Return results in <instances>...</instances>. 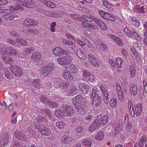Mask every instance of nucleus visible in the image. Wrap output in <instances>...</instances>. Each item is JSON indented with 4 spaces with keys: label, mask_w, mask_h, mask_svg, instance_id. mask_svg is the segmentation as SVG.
<instances>
[{
    "label": "nucleus",
    "mask_w": 147,
    "mask_h": 147,
    "mask_svg": "<svg viewBox=\"0 0 147 147\" xmlns=\"http://www.w3.org/2000/svg\"><path fill=\"white\" fill-rule=\"evenodd\" d=\"M128 105L129 111L132 117H134L135 115L137 116H139L141 115L142 111V104L138 103L135 105V109H133L132 101L129 100L128 101Z\"/></svg>",
    "instance_id": "f257e3e1"
},
{
    "label": "nucleus",
    "mask_w": 147,
    "mask_h": 147,
    "mask_svg": "<svg viewBox=\"0 0 147 147\" xmlns=\"http://www.w3.org/2000/svg\"><path fill=\"white\" fill-rule=\"evenodd\" d=\"M45 63L44 62L40 61L38 63L37 66L41 68H44L42 70V74L44 76L46 77L50 74L51 72L54 69V67L51 64L47 65L45 67Z\"/></svg>",
    "instance_id": "f03ea898"
},
{
    "label": "nucleus",
    "mask_w": 147,
    "mask_h": 147,
    "mask_svg": "<svg viewBox=\"0 0 147 147\" xmlns=\"http://www.w3.org/2000/svg\"><path fill=\"white\" fill-rule=\"evenodd\" d=\"M65 53V55H62V58H59L57 59V61L58 63L63 67L66 65L68 63L71 62L73 59L72 57L70 55L68 52V53Z\"/></svg>",
    "instance_id": "7ed1b4c3"
},
{
    "label": "nucleus",
    "mask_w": 147,
    "mask_h": 147,
    "mask_svg": "<svg viewBox=\"0 0 147 147\" xmlns=\"http://www.w3.org/2000/svg\"><path fill=\"white\" fill-rule=\"evenodd\" d=\"M36 128L40 133L45 136H49L51 134L50 129L42 124L38 123L36 125Z\"/></svg>",
    "instance_id": "20e7f679"
},
{
    "label": "nucleus",
    "mask_w": 147,
    "mask_h": 147,
    "mask_svg": "<svg viewBox=\"0 0 147 147\" xmlns=\"http://www.w3.org/2000/svg\"><path fill=\"white\" fill-rule=\"evenodd\" d=\"M15 41L16 42H15L13 40L9 38L7 39L6 41L11 45H14L16 46H18L19 44L25 45H27L28 43L27 42L26 40L21 38H16V39Z\"/></svg>",
    "instance_id": "39448f33"
},
{
    "label": "nucleus",
    "mask_w": 147,
    "mask_h": 147,
    "mask_svg": "<svg viewBox=\"0 0 147 147\" xmlns=\"http://www.w3.org/2000/svg\"><path fill=\"white\" fill-rule=\"evenodd\" d=\"M61 109H63V112L65 116H70L75 112L73 108L68 105H62Z\"/></svg>",
    "instance_id": "423d86ee"
},
{
    "label": "nucleus",
    "mask_w": 147,
    "mask_h": 147,
    "mask_svg": "<svg viewBox=\"0 0 147 147\" xmlns=\"http://www.w3.org/2000/svg\"><path fill=\"white\" fill-rule=\"evenodd\" d=\"M88 60L91 64L96 67H99L100 65V62L92 53H88Z\"/></svg>",
    "instance_id": "0eeeda50"
},
{
    "label": "nucleus",
    "mask_w": 147,
    "mask_h": 147,
    "mask_svg": "<svg viewBox=\"0 0 147 147\" xmlns=\"http://www.w3.org/2000/svg\"><path fill=\"white\" fill-rule=\"evenodd\" d=\"M85 101V99L80 95L77 96L73 99V103L75 107L76 106H80V104L84 103Z\"/></svg>",
    "instance_id": "6e6552de"
},
{
    "label": "nucleus",
    "mask_w": 147,
    "mask_h": 147,
    "mask_svg": "<svg viewBox=\"0 0 147 147\" xmlns=\"http://www.w3.org/2000/svg\"><path fill=\"white\" fill-rule=\"evenodd\" d=\"M90 98L92 99L91 104L94 107H97L101 103V97L99 94H96L93 97Z\"/></svg>",
    "instance_id": "1a4fd4ad"
},
{
    "label": "nucleus",
    "mask_w": 147,
    "mask_h": 147,
    "mask_svg": "<svg viewBox=\"0 0 147 147\" xmlns=\"http://www.w3.org/2000/svg\"><path fill=\"white\" fill-rule=\"evenodd\" d=\"M10 71L18 76H20L22 74L23 72L21 68L17 66H12L9 67Z\"/></svg>",
    "instance_id": "9d476101"
},
{
    "label": "nucleus",
    "mask_w": 147,
    "mask_h": 147,
    "mask_svg": "<svg viewBox=\"0 0 147 147\" xmlns=\"http://www.w3.org/2000/svg\"><path fill=\"white\" fill-rule=\"evenodd\" d=\"M108 119L109 117L107 115L104 116H98L95 121L98 125L102 126L107 123Z\"/></svg>",
    "instance_id": "9b49d317"
},
{
    "label": "nucleus",
    "mask_w": 147,
    "mask_h": 147,
    "mask_svg": "<svg viewBox=\"0 0 147 147\" xmlns=\"http://www.w3.org/2000/svg\"><path fill=\"white\" fill-rule=\"evenodd\" d=\"M78 85L79 88L84 94H86L89 91H91V89L88 88V86L86 84L82 82H79Z\"/></svg>",
    "instance_id": "f8f14e48"
},
{
    "label": "nucleus",
    "mask_w": 147,
    "mask_h": 147,
    "mask_svg": "<svg viewBox=\"0 0 147 147\" xmlns=\"http://www.w3.org/2000/svg\"><path fill=\"white\" fill-rule=\"evenodd\" d=\"M99 13L102 18L105 19L115 21L116 19L115 17H113L109 13L103 11H99Z\"/></svg>",
    "instance_id": "ddd939ff"
},
{
    "label": "nucleus",
    "mask_w": 147,
    "mask_h": 147,
    "mask_svg": "<svg viewBox=\"0 0 147 147\" xmlns=\"http://www.w3.org/2000/svg\"><path fill=\"white\" fill-rule=\"evenodd\" d=\"M82 76L83 79L86 81L92 82L95 79L94 76L87 71H83Z\"/></svg>",
    "instance_id": "4468645a"
},
{
    "label": "nucleus",
    "mask_w": 147,
    "mask_h": 147,
    "mask_svg": "<svg viewBox=\"0 0 147 147\" xmlns=\"http://www.w3.org/2000/svg\"><path fill=\"white\" fill-rule=\"evenodd\" d=\"M100 91L103 96V100L105 103L107 105L108 103V91L103 85H101L100 87Z\"/></svg>",
    "instance_id": "2eb2a0df"
},
{
    "label": "nucleus",
    "mask_w": 147,
    "mask_h": 147,
    "mask_svg": "<svg viewBox=\"0 0 147 147\" xmlns=\"http://www.w3.org/2000/svg\"><path fill=\"white\" fill-rule=\"evenodd\" d=\"M42 12L44 15L51 17L58 18L61 17L62 16L61 14L56 13L54 11H49L47 10L42 9Z\"/></svg>",
    "instance_id": "dca6fc26"
},
{
    "label": "nucleus",
    "mask_w": 147,
    "mask_h": 147,
    "mask_svg": "<svg viewBox=\"0 0 147 147\" xmlns=\"http://www.w3.org/2000/svg\"><path fill=\"white\" fill-rule=\"evenodd\" d=\"M116 91L118 96V98L121 102L123 101L124 97L123 94L120 84L118 83H116Z\"/></svg>",
    "instance_id": "f3484780"
},
{
    "label": "nucleus",
    "mask_w": 147,
    "mask_h": 147,
    "mask_svg": "<svg viewBox=\"0 0 147 147\" xmlns=\"http://www.w3.org/2000/svg\"><path fill=\"white\" fill-rule=\"evenodd\" d=\"M63 68H65L67 71L72 73H76L77 71L76 67L74 64L71 63H68L65 66H63Z\"/></svg>",
    "instance_id": "a211bd4d"
},
{
    "label": "nucleus",
    "mask_w": 147,
    "mask_h": 147,
    "mask_svg": "<svg viewBox=\"0 0 147 147\" xmlns=\"http://www.w3.org/2000/svg\"><path fill=\"white\" fill-rule=\"evenodd\" d=\"M53 53L55 55H65V53H68V52L63 50L61 47H56L53 51Z\"/></svg>",
    "instance_id": "6ab92c4d"
},
{
    "label": "nucleus",
    "mask_w": 147,
    "mask_h": 147,
    "mask_svg": "<svg viewBox=\"0 0 147 147\" xmlns=\"http://www.w3.org/2000/svg\"><path fill=\"white\" fill-rule=\"evenodd\" d=\"M9 136L7 134H5L0 138L1 146L2 147L8 144L9 142Z\"/></svg>",
    "instance_id": "aec40b11"
},
{
    "label": "nucleus",
    "mask_w": 147,
    "mask_h": 147,
    "mask_svg": "<svg viewBox=\"0 0 147 147\" xmlns=\"http://www.w3.org/2000/svg\"><path fill=\"white\" fill-rule=\"evenodd\" d=\"M37 22L36 21L29 19H26L24 21L23 24L27 27H30L36 25Z\"/></svg>",
    "instance_id": "412c9836"
},
{
    "label": "nucleus",
    "mask_w": 147,
    "mask_h": 147,
    "mask_svg": "<svg viewBox=\"0 0 147 147\" xmlns=\"http://www.w3.org/2000/svg\"><path fill=\"white\" fill-rule=\"evenodd\" d=\"M83 17L84 18L85 20L86 19L87 20L90 22H91L93 20L94 21L98 26L102 22L97 18H92L90 16H84Z\"/></svg>",
    "instance_id": "4be33fe9"
},
{
    "label": "nucleus",
    "mask_w": 147,
    "mask_h": 147,
    "mask_svg": "<svg viewBox=\"0 0 147 147\" xmlns=\"http://www.w3.org/2000/svg\"><path fill=\"white\" fill-rule=\"evenodd\" d=\"M2 58L3 61L6 64L12 65L14 64L15 63L13 59L11 57H10L7 54H5V55L3 56Z\"/></svg>",
    "instance_id": "5701e85b"
},
{
    "label": "nucleus",
    "mask_w": 147,
    "mask_h": 147,
    "mask_svg": "<svg viewBox=\"0 0 147 147\" xmlns=\"http://www.w3.org/2000/svg\"><path fill=\"white\" fill-rule=\"evenodd\" d=\"M3 52L4 53L7 54L9 53L12 56H16L17 54V52L16 49L11 47L7 48L5 51L3 50Z\"/></svg>",
    "instance_id": "b1692460"
},
{
    "label": "nucleus",
    "mask_w": 147,
    "mask_h": 147,
    "mask_svg": "<svg viewBox=\"0 0 147 147\" xmlns=\"http://www.w3.org/2000/svg\"><path fill=\"white\" fill-rule=\"evenodd\" d=\"M72 137L64 135L61 138V142L62 144H67L69 143L72 141Z\"/></svg>",
    "instance_id": "393cba45"
},
{
    "label": "nucleus",
    "mask_w": 147,
    "mask_h": 147,
    "mask_svg": "<svg viewBox=\"0 0 147 147\" xmlns=\"http://www.w3.org/2000/svg\"><path fill=\"white\" fill-rule=\"evenodd\" d=\"M129 89L131 95L134 96H136L138 92V87L137 85L134 84H131Z\"/></svg>",
    "instance_id": "a878e982"
},
{
    "label": "nucleus",
    "mask_w": 147,
    "mask_h": 147,
    "mask_svg": "<svg viewBox=\"0 0 147 147\" xmlns=\"http://www.w3.org/2000/svg\"><path fill=\"white\" fill-rule=\"evenodd\" d=\"M77 55L81 59L85 60L87 58V55L84 52V51L79 49H77L76 51Z\"/></svg>",
    "instance_id": "bb28decb"
},
{
    "label": "nucleus",
    "mask_w": 147,
    "mask_h": 147,
    "mask_svg": "<svg viewBox=\"0 0 147 147\" xmlns=\"http://www.w3.org/2000/svg\"><path fill=\"white\" fill-rule=\"evenodd\" d=\"M41 55L40 53L36 52L32 53L31 57V59L34 62H37L41 59Z\"/></svg>",
    "instance_id": "cd10ccee"
},
{
    "label": "nucleus",
    "mask_w": 147,
    "mask_h": 147,
    "mask_svg": "<svg viewBox=\"0 0 147 147\" xmlns=\"http://www.w3.org/2000/svg\"><path fill=\"white\" fill-rule=\"evenodd\" d=\"M75 107L77 109L78 113L80 115H83L86 112V107L85 105L76 106Z\"/></svg>",
    "instance_id": "c85d7f7f"
},
{
    "label": "nucleus",
    "mask_w": 147,
    "mask_h": 147,
    "mask_svg": "<svg viewBox=\"0 0 147 147\" xmlns=\"http://www.w3.org/2000/svg\"><path fill=\"white\" fill-rule=\"evenodd\" d=\"M63 76L66 80L69 82L72 81L74 80L73 76L69 71H65L63 74Z\"/></svg>",
    "instance_id": "c756f323"
},
{
    "label": "nucleus",
    "mask_w": 147,
    "mask_h": 147,
    "mask_svg": "<svg viewBox=\"0 0 147 147\" xmlns=\"http://www.w3.org/2000/svg\"><path fill=\"white\" fill-rule=\"evenodd\" d=\"M15 136L18 139L22 141L26 140L27 138L22 132H18L16 131L15 133Z\"/></svg>",
    "instance_id": "7c9ffc66"
},
{
    "label": "nucleus",
    "mask_w": 147,
    "mask_h": 147,
    "mask_svg": "<svg viewBox=\"0 0 147 147\" xmlns=\"http://www.w3.org/2000/svg\"><path fill=\"white\" fill-rule=\"evenodd\" d=\"M2 17L5 20L10 21L14 18L15 16L13 14L11 13H7L3 14L2 15Z\"/></svg>",
    "instance_id": "2f4dec72"
},
{
    "label": "nucleus",
    "mask_w": 147,
    "mask_h": 147,
    "mask_svg": "<svg viewBox=\"0 0 147 147\" xmlns=\"http://www.w3.org/2000/svg\"><path fill=\"white\" fill-rule=\"evenodd\" d=\"M110 37L116 43H117L120 46L123 45V43L121 40L120 38L112 34H110Z\"/></svg>",
    "instance_id": "473e14b6"
},
{
    "label": "nucleus",
    "mask_w": 147,
    "mask_h": 147,
    "mask_svg": "<svg viewBox=\"0 0 147 147\" xmlns=\"http://www.w3.org/2000/svg\"><path fill=\"white\" fill-rule=\"evenodd\" d=\"M102 3L107 10L111 11L113 9V5L106 0H103Z\"/></svg>",
    "instance_id": "72a5a7b5"
},
{
    "label": "nucleus",
    "mask_w": 147,
    "mask_h": 147,
    "mask_svg": "<svg viewBox=\"0 0 147 147\" xmlns=\"http://www.w3.org/2000/svg\"><path fill=\"white\" fill-rule=\"evenodd\" d=\"M98 125L95 121L93 122L89 127V131L91 132H93L98 129Z\"/></svg>",
    "instance_id": "f704fd0d"
},
{
    "label": "nucleus",
    "mask_w": 147,
    "mask_h": 147,
    "mask_svg": "<svg viewBox=\"0 0 147 147\" xmlns=\"http://www.w3.org/2000/svg\"><path fill=\"white\" fill-rule=\"evenodd\" d=\"M36 120L39 123H46L47 120L46 117L43 115H38L36 117Z\"/></svg>",
    "instance_id": "c9c22d12"
},
{
    "label": "nucleus",
    "mask_w": 147,
    "mask_h": 147,
    "mask_svg": "<svg viewBox=\"0 0 147 147\" xmlns=\"http://www.w3.org/2000/svg\"><path fill=\"white\" fill-rule=\"evenodd\" d=\"M69 86V83L67 82H61L60 84L57 85L55 84V88H60L62 89H64L67 88Z\"/></svg>",
    "instance_id": "e433bc0d"
},
{
    "label": "nucleus",
    "mask_w": 147,
    "mask_h": 147,
    "mask_svg": "<svg viewBox=\"0 0 147 147\" xmlns=\"http://www.w3.org/2000/svg\"><path fill=\"white\" fill-rule=\"evenodd\" d=\"M61 42L63 45H65L73 46V47L74 46V47H75L76 45V43L74 42L70 41L66 39H62L61 40Z\"/></svg>",
    "instance_id": "4c0bfd02"
},
{
    "label": "nucleus",
    "mask_w": 147,
    "mask_h": 147,
    "mask_svg": "<svg viewBox=\"0 0 147 147\" xmlns=\"http://www.w3.org/2000/svg\"><path fill=\"white\" fill-rule=\"evenodd\" d=\"M42 2L47 7L51 8H54L56 6L55 3H52L51 1L43 0L42 1Z\"/></svg>",
    "instance_id": "58836bf2"
},
{
    "label": "nucleus",
    "mask_w": 147,
    "mask_h": 147,
    "mask_svg": "<svg viewBox=\"0 0 147 147\" xmlns=\"http://www.w3.org/2000/svg\"><path fill=\"white\" fill-rule=\"evenodd\" d=\"M9 9L12 10H23L24 9L23 7L17 4H15L14 5L10 6Z\"/></svg>",
    "instance_id": "ea45409f"
},
{
    "label": "nucleus",
    "mask_w": 147,
    "mask_h": 147,
    "mask_svg": "<svg viewBox=\"0 0 147 147\" xmlns=\"http://www.w3.org/2000/svg\"><path fill=\"white\" fill-rule=\"evenodd\" d=\"M146 138L145 135H143L141 137L139 140V147H142L144 144L146 142Z\"/></svg>",
    "instance_id": "a19ab883"
},
{
    "label": "nucleus",
    "mask_w": 147,
    "mask_h": 147,
    "mask_svg": "<svg viewBox=\"0 0 147 147\" xmlns=\"http://www.w3.org/2000/svg\"><path fill=\"white\" fill-rule=\"evenodd\" d=\"M22 3L21 5L27 7H31L32 5V1L31 0H22Z\"/></svg>",
    "instance_id": "79ce46f5"
},
{
    "label": "nucleus",
    "mask_w": 147,
    "mask_h": 147,
    "mask_svg": "<svg viewBox=\"0 0 147 147\" xmlns=\"http://www.w3.org/2000/svg\"><path fill=\"white\" fill-rule=\"evenodd\" d=\"M123 61V59L121 57H119L116 59L115 61L116 64L117 66L119 68H121L122 66V63Z\"/></svg>",
    "instance_id": "37998d69"
},
{
    "label": "nucleus",
    "mask_w": 147,
    "mask_h": 147,
    "mask_svg": "<svg viewBox=\"0 0 147 147\" xmlns=\"http://www.w3.org/2000/svg\"><path fill=\"white\" fill-rule=\"evenodd\" d=\"M34 48L32 47H30L29 48H25L24 49V55H27L29 53H31L34 51Z\"/></svg>",
    "instance_id": "c03bdc74"
},
{
    "label": "nucleus",
    "mask_w": 147,
    "mask_h": 147,
    "mask_svg": "<svg viewBox=\"0 0 147 147\" xmlns=\"http://www.w3.org/2000/svg\"><path fill=\"white\" fill-rule=\"evenodd\" d=\"M104 136V135L102 131H99L96 134V135L95 136V139L101 140H102Z\"/></svg>",
    "instance_id": "a18cd8bd"
},
{
    "label": "nucleus",
    "mask_w": 147,
    "mask_h": 147,
    "mask_svg": "<svg viewBox=\"0 0 147 147\" xmlns=\"http://www.w3.org/2000/svg\"><path fill=\"white\" fill-rule=\"evenodd\" d=\"M96 47L99 50L105 51L107 49L106 46L102 43H98L96 45Z\"/></svg>",
    "instance_id": "49530a36"
},
{
    "label": "nucleus",
    "mask_w": 147,
    "mask_h": 147,
    "mask_svg": "<svg viewBox=\"0 0 147 147\" xmlns=\"http://www.w3.org/2000/svg\"><path fill=\"white\" fill-rule=\"evenodd\" d=\"M32 84L35 88H40L41 85L40 80L39 79L35 80L32 82Z\"/></svg>",
    "instance_id": "de8ad7c7"
},
{
    "label": "nucleus",
    "mask_w": 147,
    "mask_h": 147,
    "mask_svg": "<svg viewBox=\"0 0 147 147\" xmlns=\"http://www.w3.org/2000/svg\"><path fill=\"white\" fill-rule=\"evenodd\" d=\"M129 71L131 77H134L136 73V69L134 66H131L129 68Z\"/></svg>",
    "instance_id": "09e8293b"
},
{
    "label": "nucleus",
    "mask_w": 147,
    "mask_h": 147,
    "mask_svg": "<svg viewBox=\"0 0 147 147\" xmlns=\"http://www.w3.org/2000/svg\"><path fill=\"white\" fill-rule=\"evenodd\" d=\"M56 126L59 129H63L65 128V124L62 121H58L55 123Z\"/></svg>",
    "instance_id": "8fccbe9b"
},
{
    "label": "nucleus",
    "mask_w": 147,
    "mask_h": 147,
    "mask_svg": "<svg viewBox=\"0 0 147 147\" xmlns=\"http://www.w3.org/2000/svg\"><path fill=\"white\" fill-rule=\"evenodd\" d=\"M133 36L132 38L134 39H136L137 41H140L141 38L140 36L134 30L132 31Z\"/></svg>",
    "instance_id": "3c124183"
},
{
    "label": "nucleus",
    "mask_w": 147,
    "mask_h": 147,
    "mask_svg": "<svg viewBox=\"0 0 147 147\" xmlns=\"http://www.w3.org/2000/svg\"><path fill=\"white\" fill-rule=\"evenodd\" d=\"M78 91L77 88L74 87L70 90L69 92L68 93L67 95L70 96L71 94H76Z\"/></svg>",
    "instance_id": "603ef678"
},
{
    "label": "nucleus",
    "mask_w": 147,
    "mask_h": 147,
    "mask_svg": "<svg viewBox=\"0 0 147 147\" xmlns=\"http://www.w3.org/2000/svg\"><path fill=\"white\" fill-rule=\"evenodd\" d=\"M84 16L86 15H83L82 17V19L84 20V21L82 23L81 25L83 27L87 28L88 27H89V24H88L87 22L88 21L86 19L85 20V18L83 17Z\"/></svg>",
    "instance_id": "864d4df0"
},
{
    "label": "nucleus",
    "mask_w": 147,
    "mask_h": 147,
    "mask_svg": "<svg viewBox=\"0 0 147 147\" xmlns=\"http://www.w3.org/2000/svg\"><path fill=\"white\" fill-rule=\"evenodd\" d=\"M117 102V99L115 98H113L110 101V103L111 106L113 108L115 107Z\"/></svg>",
    "instance_id": "5fc2aeb1"
},
{
    "label": "nucleus",
    "mask_w": 147,
    "mask_h": 147,
    "mask_svg": "<svg viewBox=\"0 0 147 147\" xmlns=\"http://www.w3.org/2000/svg\"><path fill=\"white\" fill-rule=\"evenodd\" d=\"M40 99L41 101L45 105H48L49 100L48 98L46 97H45L43 95H41L40 97Z\"/></svg>",
    "instance_id": "6e6d98bb"
},
{
    "label": "nucleus",
    "mask_w": 147,
    "mask_h": 147,
    "mask_svg": "<svg viewBox=\"0 0 147 147\" xmlns=\"http://www.w3.org/2000/svg\"><path fill=\"white\" fill-rule=\"evenodd\" d=\"M40 99L41 101L45 105H48L49 100L48 98L46 97H45L43 95H41L40 97Z\"/></svg>",
    "instance_id": "4d7b16f0"
},
{
    "label": "nucleus",
    "mask_w": 147,
    "mask_h": 147,
    "mask_svg": "<svg viewBox=\"0 0 147 147\" xmlns=\"http://www.w3.org/2000/svg\"><path fill=\"white\" fill-rule=\"evenodd\" d=\"M123 31L129 37H131L133 36L132 31L131 32L129 29L127 28H125Z\"/></svg>",
    "instance_id": "13d9d810"
},
{
    "label": "nucleus",
    "mask_w": 147,
    "mask_h": 147,
    "mask_svg": "<svg viewBox=\"0 0 147 147\" xmlns=\"http://www.w3.org/2000/svg\"><path fill=\"white\" fill-rule=\"evenodd\" d=\"M82 143L84 145L88 146H90L92 144V142L90 139H85L83 141Z\"/></svg>",
    "instance_id": "bf43d9fd"
},
{
    "label": "nucleus",
    "mask_w": 147,
    "mask_h": 147,
    "mask_svg": "<svg viewBox=\"0 0 147 147\" xmlns=\"http://www.w3.org/2000/svg\"><path fill=\"white\" fill-rule=\"evenodd\" d=\"M55 115L58 118H61L65 116L63 115V112L62 113L59 110H57L55 111Z\"/></svg>",
    "instance_id": "052dcab7"
},
{
    "label": "nucleus",
    "mask_w": 147,
    "mask_h": 147,
    "mask_svg": "<svg viewBox=\"0 0 147 147\" xmlns=\"http://www.w3.org/2000/svg\"><path fill=\"white\" fill-rule=\"evenodd\" d=\"M56 26V23L55 22H53L50 24V27L49 29L52 32H55V28Z\"/></svg>",
    "instance_id": "680f3d73"
},
{
    "label": "nucleus",
    "mask_w": 147,
    "mask_h": 147,
    "mask_svg": "<svg viewBox=\"0 0 147 147\" xmlns=\"http://www.w3.org/2000/svg\"><path fill=\"white\" fill-rule=\"evenodd\" d=\"M92 88V92L90 96V97H93V96H95L96 94H98L96 93L98 90L97 88L94 87Z\"/></svg>",
    "instance_id": "e2e57ef3"
},
{
    "label": "nucleus",
    "mask_w": 147,
    "mask_h": 147,
    "mask_svg": "<svg viewBox=\"0 0 147 147\" xmlns=\"http://www.w3.org/2000/svg\"><path fill=\"white\" fill-rule=\"evenodd\" d=\"M48 105H49L52 107H57V104L56 102H53L49 100L48 104Z\"/></svg>",
    "instance_id": "0e129e2a"
},
{
    "label": "nucleus",
    "mask_w": 147,
    "mask_h": 147,
    "mask_svg": "<svg viewBox=\"0 0 147 147\" xmlns=\"http://www.w3.org/2000/svg\"><path fill=\"white\" fill-rule=\"evenodd\" d=\"M99 26L104 30H106L107 29L106 25L102 22H101Z\"/></svg>",
    "instance_id": "69168bd1"
},
{
    "label": "nucleus",
    "mask_w": 147,
    "mask_h": 147,
    "mask_svg": "<svg viewBox=\"0 0 147 147\" xmlns=\"http://www.w3.org/2000/svg\"><path fill=\"white\" fill-rule=\"evenodd\" d=\"M74 40L78 44L80 45H81L82 47H84L85 45V44L84 42L80 40L79 39L75 38Z\"/></svg>",
    "instance_id": "338daca9"
},
{
    "label": "nucleus",
    "mask_w": 147,
    "mask_h": 147,
    "mask_svg": "<svg viewBox=\"0 0 147 147\" xmlns=\"http://www.w3.org/2000/svg\"><path fill=\"white\" fill-rule=\"evenodd\" d=\"M83 130V127L81 126H78L76 129V132L77 133H80Z\"/></svg>",
    "instance_id": "774afa93"
}]
</instances>
